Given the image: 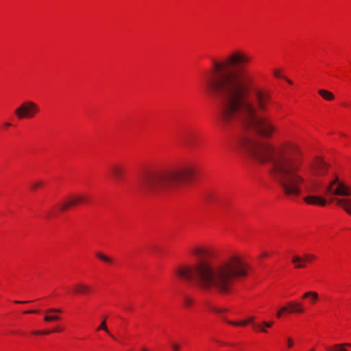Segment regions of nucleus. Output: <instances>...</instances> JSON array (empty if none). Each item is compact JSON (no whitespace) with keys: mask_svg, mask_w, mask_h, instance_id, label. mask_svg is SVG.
<instances>
[{"mask_svg":"<svg viewBox=\"0 0 351 351\" xmlns=\"http://www.w3.org/2000/svg\"><path fill=\"white\" fill-rule=\"evenodd\" d=\"M250 60L248 55L235 51L223 61H213L204 86L210 95L223 99L221 119L223 124L241 123L269 138L277 128L268 118L258 116V110L266 111L271 98L243 69Z\"/></svg>","mask_w":351,"mask_h":351,"instance_id":"1","label":"nucleus"},{"mask_svg":"<svg viewBox=\"0 0 351 351\" xmlns=\"http://www.w3.org/2000/svg\"><path fill=\"white\" fill-rule=\"evenodd\" d=\"M192 253L197 261L179 266L175 274L182 280L193 282L203 291L229 293L238 280L247 276L249 266L237 254L215 258L212 250L202 246L195 247Z\"/></svg>","mask_w":351,"mask_h":351,"instance_id":"2","label":"nucleus"},{"mask_svg":"<svg viewBox=\"0 0 351 351\" xmlns=\"http://www.w3.org/2000/svg\"><path fill=\"white\" fill-rule=\"evenodd\" d=\"M241 146L261 163L270 164V175L282 187L285 195L298 196L306 183L304 154L294 142H282L278 145L246 138Z\"/></svg>","mask_w":351,"mask_h":351,"instance_id":"3","label":"nucleus"},{"mask_svg":"<svg viewBox=\"0 0 351 351\" xmlns=\"http://www.w3.org/2000/svg\"><path fill=\"white\" fill-rule=\"evenodd\" d=\"M195 175V167L186 165L178 167L146 172L141 180V189L145 195L164 197L176 192L182 184Z\"/></svg>","mask_w":351,"mask_h":351,"instance_id":"4","label":"nucleus"},{"mask_svg":"<svg viewBox=\"0 0 351 351\" xmlns=\"http://www.w3.org/2000/svg\"><path fill=\"white\" fill-rule=\"evenodd\" d=\"M39 111L38 106L33 101H27L23 102L18 107L14 112L19 119H32Z\"/></svg>","mask_w":351,"mask_h":351,"instance_id":"5","label":"nucleus"},{"mask_svg":"<svg viewBox=\"0 0 351 351\" xmlns=\"http://www.w3.org/2000/svg\"><path fill=\"white\" fill-rule=\"evenodd\" d=\"M326 193L335 195L348 196L351 195V188L339 182L338 178H336L327 187Z\"/></svg>","mask_w":351,"mask_h":351,"instance_id":"6","label":"nucleus"},{"mask_svg":"<svg viewBox=\"0 0 351 351\" xmlns=\"http://www.w3.org/2000/svg\"><path fill=\"white\" fill-rule=\"evenodd\" d=\"M86 199L82 195L70 197L67 202H64L60 206V210L63 212L71 206L77 205L80 203L85 202Z\"/></svg>","mask_w":351,"mask_h":351,"instance_id":"7","label":"nucleus"},{"mask_svg":"<svg viewBox=\"0 0 351 351\" xmlns=\"http://www.w3.org/2000/svg\"><path fill=\"white\" fill-rule=\"evenodd\" d=\"M313 171L316 176H323L326 172V164L322 159H317L312 167Z\"/></svg>","mask_w":351,"mask_h":351,"instance_id":"8","label":"nucleus"},{"mask_svg":"<svg viewBox=\"0 0 351 351\" xmlns=\"http://www.w3.org/2000/svg\"><path fill=\"white\" fill-rule=\"evenodd\" d=\"M111 173L115 181L119 182L124 179L125 170L120 165H115L111 168Z\"/></svg>","mask_w":351,"mask_h":351,"instance_id":"9","label":"nucleus"},{"mask_svg":"<svg viewBox=\"0 0 351 351\" xmlns=\"http://www.w3.org/2000/svg\"><path fill=\"white\" fill-rule=\"evenodd\" d=\"M304 201L311 205H319V206H324L326 204V199L319 197V196H314V195H308L304 198Z\"/></svg>","mask_w":351,"mask_h":351,"instance_id":"10","label":"nucleus"},{"mask_svg":"<svg viewBox=\"0 0 351 351\" xmlns=\"http://www.w3.org/2000/svg\"><path fill=\"white\" fill-rule=\"evenodd\" d=\"M334 201L338 206L343 208L348 214L351 215V199L335 198Z\"/></svg>","mask_w":351,"mask_h":351,"instance_id":"11","label":"nucleus"},{"mask_svg":"<svg viewBox=\"0 0 351 351\" xmlns=\"http://www.w3.org/2000/svg\"><path fill=\"white\" fill-rule=\"evenodd\" d=\"M288 306L290 308L289 313H302L304 311L303 304L300 302H288Z\"/></svg>","mask_w":351,"mask_h":351,"instance_id":"12","label":"nucleus"},{"mask_svg":"<svg viewBox=\"0 0 351 351\" xmlns=\"http://www.w3.org/2000/svg\"><path fill=\"white\" fill-rule=\"evenodd\" d=\"M302 298L308 299L311 304H314L319 300V294L316 291H308L303 294Z\"/></svg>","mask_w":351,"mask_h":351,"instance_id":"13","label":"nucleus"},{"mask_svg":"<svg viewBox=\"0 0 351 351\" xmlns=\"http://www.w3.org/2000/svg\"><path fill=\"white\" fill-rule=\"evenodd\" d=\"M74 288V293L79 294H86L90 290V287L84 283H77L75 285Z\"/></svg>","mask_w":351,"mask_h":351,"instance_id":"14","label":"nucleus"},{"mask_svg":"<svg viewBox=\"0 0 351 351\" xmlns=\"http://www.w3.org/2000/svg\"><path fill=\"white\" fill-rule=\"evenodd\" d=\"M318 93L323 99L326 101H332L335 98L333 93L328 90L320 89L318 90Z\"/></svg>","mask_w":351,"mask_h":351,"instance_id":"15","label":"nucleus"},{"mask_svg":"<svg viewBox=\"0 0 351 351\" xmlns=\"http://www.w3.org/2000/svg\"><path fill=\"white\" fill-rule=\"evenodd\" d=\"M292 263L295 265L296 269L304 268L306 267L303 258L298 256H295L292 258Z\"/></svg>","mask_w":351,"mask_h":351,"instance_id":"16","label":"nucleus"},{"mask_svg":"<svg viewBox=\"0 0 351 351\" xmlns=\"http://www.w3.org/2000/svg\"><path fill=\"white\" fill-rule=\"evenodd\" d=\"M254 318L253 317H250L248 319H247L245 321L242 322H231V321H227V322L231 325L233 326H245L246 324L253 323Z\"/></svg>","mask_w":351,"mask_h":351,"instance_id":"17","label":"nucleus"},{"mask_svg":"<svg viewBox=\"0 0 351 351\" xmlns=\"http://www.w3.org/2000/svg\"><path fill=\"white\" fill-rule=\"evenodd\" d=\"M345 347H351V343L335 344L334 346V350L335 351H347Z\"/></svg>","mask_w":351,"mask_h":351,"instance_id":"18","label":"nucleus"},{"mask_svg":"<svg viewBox=\"0 0 351 351\" xmlns=\"http://www.w3.org/2000/svg\"><path fill=\"white\" fill-rule=\"evenodd\" d=\"M96 256L98 258H99L100 260H101L106 263H111L112 262V259L110 257L107 256L100 252H97L96 254Z\"/></svg>","mask_w":351,"mask_h":351,"instance_id":"19","label":"nucleus"},{"mask_svg":"<svg viewBox=\"0 0 351 351\" xmlns=\"http://www.w3.org/2000/svg\"><path fill=\"white\" fill-rule=\"evenodd\" d=\"M97 330H104L105 332L108 333L112 339H115V337L112 334L110 333V332H109V330H108V328H107V326L106 325V321L105 320H104L101 322V325L98 327Z\"/></svg>","mask_w":351,"mask_h":351,"instance_id":"20","label":"nucleus"},{"mask_svg":"<svg viewBox=\"0 0 351 351\" xmlns=\"http://www.w3.org/2000/svg\"><path fill=\"white\" fill-rule=\"evenodd\" d=\"M60 319V317L58 315H46L44 317V320L46 322H53Z\"/></svg>","mask_w":351,"mask_h":351,"instance_id":"21","label":"nucleus"},{"mask_svg":"<svg viewBox=\"0 0 351 351\" xmlns=\"http://www.w3.org/2000/svg\"><path fill=\"white\" fill-rule=\"evenodd\" d=\"M304 262L310 261L315 258V256L311 254H306L303 257H302Z\"/></svg>","mask_w":351,"mask_h":351,"instance_id":"22","label":"nucleus"},{"mask_svg":"<svg viewBox=\"0 0 351 351\" xmlns=\"http://www.w3.org/2000/svg\"><path fill=\"white\" fill-rule=\"evenodd\" d=\"M253 327L261 332H267V330L264 328L261 324H253Z\"/></svg>","mask_w":351,"mask_h":351,"instance_id":"23","label":"nucleus"},{"mask_svg":"<svg viewBox=\"0 0 351 351\" xmlns=\"http://www.w3.org/2000/svg\"><path fill=\"white\" fill-rule=\"evenodd\" d=\"M46 313H62V310L59 308H49L45 311Z\"/></svg>","mask_w":351,"mask_h":351,"instance_id":"24","label":"nucleus"},{"mask_svg":"<svg viewBox=\"0 0 351 351\" xmlns=\"http://www.w3.org/2000/svg\"><path fill=\"white\" fill-rule=\"evenodd\" d=\"M305 190H306V192L308 193H313L315 191L314 186L306 185Z\"/></svg>","mask_w":351,"mask_h":351,"instance_id":"25","label":"nucleus"},{"mask_svg":"<svg viewBox=\"0 0 351 351\" xmlns=\"http://www.w3.org/2000/svg\"><path fill=\"white\" fill-rule=\"evenodd\" d=\"M43 184V182L42 181H37V182L32 183V188L33 189H36V188L42 186Z\"/></svg>","mask_w":351,"mask_h":351,"instance_id":"26","label":"nucleus"},{"mask_svg":"<svg viewBox=\"0 0 351 351\" xmlns=\"http://www.w3.org/2000/svg\"><path fill=\"white\" fill-rule=\"evenodd\" d=\"M52 331L51 330H45V331H43V332H40V331H34L33 332L34 334L35 335H47V334H49L50 332H51Z\"/></svg>","mask_w":351,"mask_h":351,"instance_id":"27","label":"nucleus"},{"mask_svg":"<svg viewBox=\"0 0 351 351\" xmlns=\"http://www.w3.org/2000/svg\"><path fill=\"white\" fill-rule=\"evenodd\" d=\"M171 347L173 351H180V346L178 343H172Z\"/></svg>","mask_w":351,"mask_h":351,"instance_id":"28","label":"nucleus"},{"mask_svg":"<svg viewBox=\"0 0 351 351\" xmlns=\"http://www.w3.org/2000/svg\"><path fill=\"white\" fill-rule=\"evenodd\" d=\"M193 301L191 298H186L184 299V304L186 306H190L191 304H192Z\"/></svg>","mask_w":351,"mask_h":351,"instance_id":"29","label":"nucleus"},{"mask_svg":"<svg viewBox=\"0 0 351 351\" xmlns=\"http://www.w3.org/2000/svg\"><path fill=\"white\" fill-rule=\"evenodd\" d=\"M290 308L288 306V303L287 304V306H283L281 308H280V311L284 313L285 312H287L289 313V311Z\"/></svg>","mask_w":351,"mask_h":351,"instance_id":"30","label":"nucleus"},{"mask_svg":"<svg viewBox=\"0 0 351 351\" xmlns=\"http://www.w3.org/2000/svg\"><path fill=\"white\" fill-rule=\"evenodd\" d=\"M211 309H212L213 311H215V312H216V313H221V312H223V309H220V308H216V307H212V308H211Z\"/></svg>","mask_w":351,"mask_h":351,"instance_id":"31","label":"nucleus"},{"mask_svg":"<svg viewBox=\"0 0 351 351\" xmlns=\"http://www.w3.org/2000/svg\"><path fill=\"white\" fill-rule=\"evenodd\" d=\"M263 325L267 328H270L273 325V322H264Z\"/></svg>","mask_w":351,"mask_h":351,"instance_id":"32","label":"nucleus"},{"mask_svg":"<svg viewBox=\"0 0 351 351\" xmlns=\"http://www.w3.org/2000/svg\"><path fill=\"white\" fill-rule=\"evenodd\" d=\"M293 345V342L291 338L288 339V346L289 348L292 347Z\"/></svg>","mask_w":351,"mask_h":351,"instance_id":"33","label":"nucleus"},{"mask_svg":"<svg viewBox=\"0 0 351 351\" xmlns=\"http://www.w3.org/2000/svg\"><path fill=\"white\" fill-rule=\"evenodd\" d=\"M206 201L208 202H211L213 201V197L211 195H208V196L206 197Z\"/></svg>","mask_w":351,"mask_h":351,"instance_id":"34","label":"nucleus"},{"mask_svg":"<svg viewBox=\"0 0 351 351\" xmlns=\"http://www.w3.org/2000/svg\"><path fill=\"white\" fill-rule=\"evenodd\" d=\"M25 313H38V311L36 310H31V311H27L24 312Z\"/></svg>","mask_w":351,"mask_h":351,"instance_id":"35","label":"nucleus"},{"mask_svg":"<svg viewBox=\"0 0 351 351\" xmlns=\"http://www.w3.org/2000/svg\"><path fill=\"white\" fill-rule=\"evenodd\" d=\"M14 302L16 303V304H25V303H28L29 302V301H18V300H16Z\"/></svg>","mask_w":351,"mask_h":351,"instance_id":"36","label":"nucleus"},{"mask_svg":"<svg viewBox=\"0 0 351 351\" xmlns=\"http://www.w3.org/2000/svg\"><path fill=\"white\" fill-rule=\"evenodd\" d=\"M282 313L279 310L277 313H276V317L280 318L282 315Z\"/></svg>","mask_w":351,"mask_h":351,"instance_id":"37","label":"nucleus"},{"mask_svg":"<svg viewBox=\"0 0 351 351\" xmlns=\"http://www.w3.org/2000/svg\"><path fill=\"white\" fill-rule=\"evenodd\" d=\"M274 75H275L276 77H281L278 71H274Z\"/></svg>","mask_w":351,"mask_h":351,"instance_id":"38","label":"nucleus"},{"mask_svg":"<svg viewBox=\"0 0 351 351\" xmlns=\"http://www.w3.org/2000/svg\"><path fill=\"white\" fill-rule=\"evenodd\" d=\"M10 125H10V123H5V126H6V127H10Z\"/></svg>","mask_w":351,"mask_h":351,"instance_id":"39","label":"nucleus"},{"mask_svg":"<svg viewBox=\"0 0 351 351\" xmlns=\"http://www.w3.org/2000/svg\"><path fill=\"white\" fill-rule=\"evenodd\" d=\"M267 256V254L266 252L263 253L262 256L265 257Z\"/></svg>","mask_w":351,"mask_h":351,"instance_id":"40","label":"nucleus"},{"mask_svg":"<svg viewBox=\"0 0 351 351\" xmlns=\"http://www.w3.org/2000/svg\"><path fill=\"white\" fill-rule=\"evenodd\" d=\"M286 80L288 82V83H289V84H292V82H291V80H288V79H286Z\"/></svg>","mask_w":351,"mask_h":351,"instance_id":"41","label":"nucleus"},{"mask_svg":"<svg viewBox=\"0 0 351 351\" xmlns=\"http://www.w3.org/2000/svg\"><path fill=\"white\" fill-rule=\"evenodd\" d=\"M142 351H147V350L146 348H143Z\"/></svg>","mask_w":351,"mask_h":351,"instance_id":"42","label":"nucleus"},{"mask_svg":"<svg viewBox=\"0 0 351 351\" xmlns=\"http://www.w3.org/2000/svg\"><path fill=\"white\" fill-rule=\"evenodd\" d=\"M54 331H60L59 329H56Z\"/></svg>","mask_w":351,"mask_h":351,"instance_id":"43","label":"nucleus"},{"mask_svg":"<svg viewBox=\"0 0 351 351\" xmlns=\"http://www.w3.org/2000/svg\"><path fill=\"white\" fill-rule=\"evenodd\" d=\"M310 351H314V350H313V349H312V350H311Z\"/></svg>","mask_w":351,"mask_h":351,"instance_id":"44","label":"nucleus"}]
</instances>
